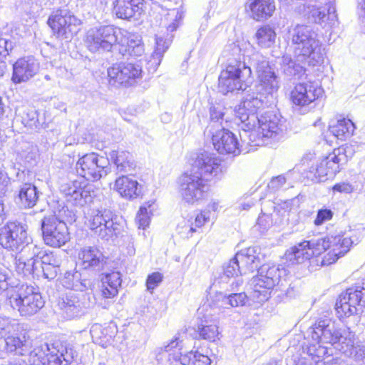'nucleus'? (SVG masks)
I'll list each match as a JSON object with an SVG mask.
<instances>
[{
  "instance_id": "obj_1",
  "label": "nucleus",
  "mask_w": 365,
  "mask_h": 365,
  "mask_svg": "<svg viewBox=\"0 0 365 365\" xmlns=\"http://www.w3.org/2000/svg\"><path fill=\"white\" fill-rule=\"evenodd\" d=\"M230 56L226 68L218 78V91L223 95L244 91L252 81V68L245 63V55L240 45L233 43L224 51Z\"/></svg>"
},
{
  "instance_id": "obj_2",
  "label": "nucleus",
  "mask_w": 365,
  "mask_h": 365,
  "mask_svg": "<svg viewBox=\"0 0 365 365\" xmlns=\"http://www.w3.org/2000/svg\"><path fill=\"white\" fill-rule=\"evenodd\" d=\"M284 125L280 114L267 110L260 115L255 125L250 129H242L245 136H247V144L254 146L268 145L272 141L278 140L282 135Z\"/></svg>"
},
{
  "instance_id": "obj_3",
  "label": "nucleus",
  "mask_w": 365,
  "mask_h": 365,
  "mask_svg": "<svg viewBox=\"0 0 365 365\" xmlns=\"http://www.w3.org/2000/svg\"><path fill=\"white\" fill-rule=\"evenodd\" d=\"M353 242L344 237L342 231L334 225L326 227L321 232V266H329L344 256L350 250Z\"/></svg>"
},
{
  "instance_id": "obj_4",
  "label": "nucleus",
  "mask_w": 365,
  "mask_h": 365,
  "mask_svg": "<svg viewBox=\"0 0 365 365\" xmlns=\"http://www.w3.org/2000/svg\"><path fill=\"white\" fill-rule=\"evenodd\" d=\"M0 245L16 252L33 251L35 255L38 251L28 234V225L17 221L9 222L0 228Z\"/></svg>"
},
{
  "instance_id": "obj_5",
  "label": "nucleus",
  "mask_w": 365,
  "mask_h": 365,
  "mask_svg": "<svg viewBox=\"0 0 365 365\" xmlns=\"http://www.w3.org/2000/svg\"><path fill=\"white\" fill-rule=\"evenodd\" d=\"M5 322V329L0 333V358H5L9 354L16 353L26 355L31 349V343L26 334L21 333L22 326L15 319L1 317L0 323Z\"/></svg>"
},
{
  "instance_id": "obj_6",
  "label": "nucleus",
  "mask_w": 365,
  "mask_h": 365,
  "mask_svg": "<svg viewBox=\"0 0 365 365\" xmlns=\"http://www.w3.org/2000/svg\"><path fill=\"white\" fill-rule=\"evenodd\" d=\"M249 63L257 74L258 83L255 86L256 91L274 99L279 88V81L267 58L259 52H254L249 56Z\"/></svg>"
},
{
  "instance_id": "obj_7",
  "label": "nucleus",
  "mask_w": 365,
  "mask_h": 365,
  "mask_svg": "<svg viewBox=\"0 0 365 365\" xmlns=\"http://www.w3.org/2000/svg\"><path fill=\"white\" fill-rule=\"evenodd\" d=\"M124 30L113 26H102L88 31L85 43L88 49L93 52L111 51L117 44L125 45L123 38Z\"/></svg>"
},
{
  "instance_id": "obj_8",
  "label": "nucleus",
  "mask_w": 365,
  "mask_h": 365,
  "mask_svg": "<svg viewBox=\"0 0 365 365\" xmlns=\"http://www.w3.org/2000/svg\"><path fill=\"white\" fill-rule=\"evenodd\" d=\"M8 302L22 317L34 315L45 304L38 288L27 284H20Z\"/></svg>"
},
{
  "instance_id": "obj_9",
  "label": "nucleus",
  "mask_w": 365,
  "mask_h": 365,
  "mask_svg": "<svg viewBox=\"0 0 365 365\" xmlns=\"http://www.w3.org/2000/svg\"><path fill=\"white\" fill-rule=\"evenodd\" d=\"M284 272L274 264H265L260 266L257 275L252 280L251 299L257 303L267 301L270 297L271 290L279 283L281 274Z\"/></svg>"
},
{
  "instance_id": "obj_10",
  "label": "nucleus",
  "mask_w": 365,
  "mask_h": 365,
  "mask_svg": "<svg viewBox=\"0 0 365 365\" xmlns=\"http://www.w3.org/2000/svg\"><path fill=\"white\" fill-rule=\"evenodd\" d=\"M329 344L345 354H353L355 334L348 327L339 328L330 319L321 321V343Z\"/></svg>"
},
{
  "instance_id": "obj_11",
  "label": "nucleus",
  "mask_w": 365,
  "mask_h": 365,
  "mask_svg": "<svg viewBox=\"0 0 365 365\" xmlns=\"http://www.w3.org/2000/svg\"><path fill=\"white\" fill-rule=\"evenodd\" d=\"M273 102L269 96L255 92L249 93L235 110V115L242 123V129H250L255 125L258 109L268 106Z\"/></svg>"
},
{
  "instance_id": "obj_12",
  "label": "nucleus",
  "mask_w": 365,
  "mask_h": 365,
  "mask_svg": "<svg viewBox=\"0 0 365 365\" xmlns=\"http://www.w3.org/2000/svg\"><path fill=\"white\" fill-rule=\"evenodd\" d=\"M88 225L101 240L108 241L119 232L117 216L109 209H92L88 212Z\"/></svg>"
},
{
  "instance_id": "obj_13",
  "label": "nucleus",
  "mask_w": 365,
  "mask_h": 365,
  "mask_svg": "<svg viewBox=\"0 0 365 365\" xmlns=\"http://www.w3.org/2000/svg\"><path fill=\"white\" fill-rule=\"evenodd\" d=\"M88 225L101 240L108 241L119 232L117 216L109 209H92L88 212Z\"/></svg>"
},
{
  "instance_id": "obj_14",
  "label": "nucleus",
  "mask_w": 365,
  "mask_h": 365,
  "mask_svg": "<svg viewBox=\"0 0 365 365\" xmlns=\"http://www.w3.org/2000/svg\"><path fill=\"white\" fill-rule=\"evenodd\" d=\"M88 225L101 240L108 241L119 232L117 216L109 209H92L88 212Z\"/></svg>"
},
{
  "instance_id": "obj_15",
  "label": "nucleus",
  "mask_w": 365,
  "mask_h": 365,
  "mask_svg": "<svg viewBox=\"0 0 365 365\" xmlns=\"http://www.w3.org/2000/svg\"><path fill=\"white\" fill-rule=\"evenodd\" d=\"M81 24V20L67 9L53 11L48 19L53 35L66 41L71 40L77 34Z\"/></svg>"
},
{
  "instance_id": "obj_16",
  "label": "nucleus",
  "mask_w": 365,
  "mask_h": 365,
  "mask_svg": "<svg viewBox=\"0 0 365 365\" xmlns=\"http://www.w3.org/2000/svg\"><path fill=\"white\" fill-rule=\"evenodd\" d=\"M179 192L182 200L190 205L198 204L207 195V186L205 181L192 170L182 175L178 180Z\"/></svg>"
},
{
  "instance_id": "obj_17",
  "label": "nucleus",
  "mask_w": 365,
  "mask_h": 365,
  "mask_svg": "<svg viewBox=\"0 0 365 365\" xmlns=\"http://www.w3.org/2000/svg\"><path fill=\"white\" fill-rule=\"evenodd\" d=\"M109 160L96 153H90L79 158L76 164L78 175L86 180L97 181L108 173Z\"/></svg>"
},
{
  "instance_id": "obj_18",
  "label": "nucleus",
  "mask_w": 365,
  "mask_h": 365,
  "mask_svg": "<svg viewBox=\"0 0 365 365\" xmlns=\"http://www.w3.org/2000/svg\"><path fill=\"white\" fill-rule=\"evenodd\" d=\"M191 170L197 173L205 182L220 180L225 172L221 159L215 154L208 152L197 155Z\"/></svg>"
},
{
  "instance_id": "obj_19",
  "label": "nucleus",
  "mask_w": 365,
  "mask_h": 365,
  "mask_svg": "<svg viewBox=\"0 0 365 365\" xmlns=\"http://www.w3.org/2000/svg\"><path fill=\"white\" fill-rule=\"evenodd\" d=\"M41 225L43 239L47 245L60 247L70 239L66 224L54 215L45 216Z\"/></svg>"
},
{
  "instance_id": "obj_20",
  "label": "nucleus",
  "mask_w": 365,
  "mask_h": 365,
  "mask_svg": "<svg viewBox=\"0 0 365 365\" xmlns=\"http://www.w3.org/2000/svg\"><path fill=\"white\" fill-rule=\"evenodd\" d=\"M109 83L125 87L133 86L142 76L140 65L132 62H120L108 68Z\"/></svg>"
},
{
  "instance_id": "obj_21",
  "label": "nucleus",
  "mask_w": 365,
  "mask_h": 365,
  "mask_svg": "<svg viewBox=\"0 0 365 365\" xmlns=\"http://www.w3.org/2000/svg\"><path fill=\"white\" fill-rule=\"evenodd\" d=\"M365 303V288L354 286L342 292L335 304L339 317H348L357 313V307Z\"/></svg>"
},
{
  "instance_id": "obj_22",
  "label": "nucleus",
  "mask_w": 365,
  "mask_h": 365,
  "mask_svg": "<svg viewBox=\"0 0 365 365\" xmlns=\"http://www.w3.org/2000/svg\"><path fill=\"white\" fill-rule=\"evenodd\" d=\"M58 307L64 318L72 319L85 314L91 302L85 293L68 291L60 298Z\"/></svg>"
},
{
  "instance_id": "obj_23",
  "label": "nucleus",
  "mask_w": 365,
  "mask_h": 365,
  "mask_svg": "<svg viewBox=\"0 0 365 365\" xmlns=\"http://www.w3.org/2000/svg\"><path fill=\"white\" fill-rule=\"evenodd\" d=\"M292 42L300 50L299 54L317 61L319 58V46L317 34L307 26L298 25L292 31Z\"/></svg>"
},
{
  "instance_id": "obj_24",
  "label": "nucleus",
  "mask_w": 365,
  "mask_h": 365,
  "mask_svg": "<svg viewBox=\"0 0 365 365\" xmlns=\"http://www.w3.org/2000/svg\"><path fill=\"white\" fill-rule=\"evenodd\" d=\"M61 191L66 197L67 201L76 206L82 207L92 200L90 187L86 182L74 180L63 184Z\"/></svg>"
},
{
  "instance_id": "obj_25",
  "label": "nucleus",
  "mask_w": 365,
  "mask_h": 365,
  "mask_svg": "<svg viewBox=\"0 0 365 365\" xmlns=\"http://www.w3.org/2000/svg\"><path fill=\"white\" fill-rule=\"evenodd\" d=\"M319 240H304L288 250L285 253L286 259L291 264H301L319 255Z\"/></svg>"
},
{
  "instance_id": "obj_26",
  "label": "nucleus",
  "mask_w": 365,
  "mask_h": 365,
  "mask_svg": "<svg viewBox=\"0 0 365 365\" xmlns=\"http://www.w3.org/2000/svg\"><path fill=\"white\" fill-rule=\"evenodd\" d=\"M215 149L220 154L237 155L241 153L237 137L229 130L222 128L212 137Z\"/></svg>"
},
{
  "instance_id": "obj_27",
  "label": "nucleus",
  "mask_w": 365,
  "mask_h": 365,
  "mask_svg": "<svg viewBox=\"0 0 365 365\" xmlns=\"http://www.w3.org/2000/svg\"><path fill=\"white\" fill-rule=\"evenodd\" d=\"M78 264L84 269L101 271L104 269L106 258L96 247H84L78 252Z\"/></svg>"
},
{
  "instance_id": "obj_28",
  "label": "nucleus",
  "mask_w": 365,
  "mask_h": 365,
  "mask_svg": "<svg viewBox=\"0 0 365 365\" xmlns=\"http://www.w3.org/2000/svg\"><path fill=\"white\" fill-rule=\"evenodd\" d=\"M319 168V160L314 153H307L302 158L301 163L297 165L293 170L287 173L288 177L295 173L302 172L304 179L312 182H319L318 170Z\"/></svg>"
},
{
  "instance_id": "obj_29",
  "label": "nucleus",
  "mask_w": 365,
  "mask_h": 365,
  "mask_svg": "<svg viewBox=\"0 0 365 365\" xmlns=\"http://www.w3.org/2000/svg\"><path fill=\"white\" fill-rule=\"evenodd\" d=\"M39 66L34 58H22L13 66L12 81L14 83L26 82L38 71Z\"/></svg>"
},
{
  "instance_id": "obj_30",
  "label": "nucleus",
  "mask_w": 365,
  "mask_h": 365,
  "mask_svg": "<svg viewBox=\"0 0 365 365\" xmlns=\"http://www.w3.org/2000/svg\"><path fill=\"white\" fill-rule=\"evenodd\" d=\"M113 190L125 200H133L142 196L143 186L137 180L123 175L114 183Z\"/></svg>"
},
{
  "instance_id": "obj_31",
  "label": "nucleus",
  "mask_w": 365,
  "mask_h": 365,
  "mask_svg": "<svg viewBox=\"0 0 365 365\" xmlns=\"http://www.w3.org/2000/svg\"><path fill=\"white\" fill-rule=\"evenodd\" d=\"M247 299L248 297L245 292L231 293L230 294L218 292L212 297L210 307L213 309H217L219 312H222L224 309L245 305Z\"/></svg>"
},
{
  "instance_id": "obj_32",
  "label": "nucleus",
  "mask_w": 365,
  "mask_h": 365,
  "mask_svg": "<svg viewBox=\"0 0 365 365\" xmlns=\"http://www.w3.org/2000/svg\"><path fill=\"white\" fill-rule=\"evenodd\" d=\"M345 161L344 150L341 148L334 149L324 160V168L321 170V181L333 179L340 171L341 165Z\"/></svg>"
},
{
  "instance_id": "obj_33",
  "label": "nucleus",
  "mask_w": 365,
  "mask_h": 365,
  "mask_svg": "<svg viewBox=\"0 0 365 365\" xmlns=\"http://www.w3.org/2000/svg\"><path fill=\"white\" fill-rule=\"evenodd\" d=\"M90 333L94 343L103 347H107L113 344L118 333V328L113 322H110L105 326L94 324L91 328Z\"/></svg>"
},
{
  "instance_id": "obj_34",
  "label": "nucleus",
  "mask_w": 365,
  "mask_h": 365,
  "mask_svg": "<svg viewBox=\"0 0 365 365\" xmlns=\"http://www.w3.org/2000/svg\"><path fill=\"white\" fill-rule=\"evenodd\" d=\"M235 255L245 274L253 272L255 269L258 270L262 263V255L259 252V249L255 247L242 250Z\"/></svg>"
},
{
  "instance_id": "obj_35",
  "label": "nucleus",
  "mask_w": 365,
  "mask_h": 365,
  "mask_svg": "<svg viewBox=\"0 0 365 365\" xmlns=\"http://www.w3.org/2000/svg\"><path fill=\"white\" fill-rule=\"evenodd\" d=\"M143 2L144 0H115L113 10L118 18L130 19L141 14Z\"/></svg>"
},
{
  "instance_id": "obj_36",
  "label": "nucleus",
  "mask_w": 365,
  "mask_h": 365,
  "mask_svg": "<svg viewBox=\"0 0 365 365\" xmlns=\"http://www.w3.org/2000/svg\"><path fill=\"white\" fill-rule=\"evenodd\" d=\"M115 167L118 173H132L135 168V163L132 155L123 149L113 150L108 158Z\"/></svg>"
},
{
  "instance_id": "obj_37",
  "label": "nucleus",
  "mask_w": 365,
  "mask_h": 365,
  "mask_svg": "<svg viewBox=\"0 0 365 365\" xmlns=\"http://www.w3.org/2000/svg\"><path fill=\"white\" fill-rule=\"evenodd\" d=\"M20 255L15 257L16 271L24 277H28L39 273L38 261L36 256L33 255V251L20 252Z\"/></svg>"
},
{
  "instance_id": "obj_38",
  "label": "nucleus",
  "mask_w": 365,
  "mask_h": 365,
  "mask_svg": "<svg viewBox=\"0 0 365 365\" xmlns=\"http://www.w3.org/2000/svg\"><path fill=\"white\" fill-rule=\"evenodd\" d=\"M248 7L252 19L259 21L270 18L276 9L274 0H249Z\"/></svg>"
},
{
  "instance_id": "obj_39",
  "label": "nucleus",
  "mask_w": 365,
  "mask_h": 365,
  "mask_svg": "<svg viewBox=\"0 0 365 365\" xmlns=\"http://www.w3.org/2000/svg\"><path fill=\"white\" fill-rule=\"evenodd\" d=\"M101 294L104 298H113L118 293L122 279L120 272L115 271L105 274L101 278Z\"/></svg>"
},
{
  "instance_id": "obj_40",
  "label": "nucleus",
  "mask_w": 365,
  "mask_h": 365,
  "mask_svg": "<svg viewBox=\"0 0 365 365\" xmlns=\"http://www.w3.org/2000/svg\"><path fill=\"white\" fill-rule=\"evenodd\" d=\"M21 284L20 280L14 277L11 271L0 267V296L6 302Z\"/></svg>"
},
{
  "instance_id": "obj_41",
  "label": "nucleus",
  "mask_w": 365,
  "mask_h": 365,
  "mask_svg": "<svg viewBox=\"0 0 365 365\" xmlns=\"http://www.w3.org/2000/svg\"><path fill=\"white\" fill-rule=\"evenodd\" d=\"M354 123L348 118L339 117L329 125L330 133L337 139L346 140L350 138L355 130Z\"/></svg>"
},
{
  "instance_id": "obj_42",
  "label": "nucleus",
  "mask_w": 365,
  "mask_h": 365,
  "mask_svg": "<svg viewBox=\"0 0 365 365\" xmlns=\"http://www.w3.org/2000/svg\"><path fill=\"white\" fill-rule=\"evenodd\" d=\"M239 274L243 275L245 274L243 273L240 263L235 255L224 265L222 279L224 278H233L232 282L230 283V287L231 290L235 291L243 283V280L239 277Z\"/></svg>"
},
{
  "instance_id": "obj_43",
  "label": "nucleus",
  "mask_w": 365,
  "mask_h": 365,
  "mask_svg": "<svg viewBox=\"0 0 365 365\" xmlns=\"http://www.w3.org/2000/svg\"><path fill=\"white\" fill-rule=\"evenodd\" d=\"M38 198V192L34 185L26 182L19 187L16 200L21 207L24 208L33 207L36 205Z\"/></svg>"
},
{
  "instance_id": "obj_44",
  "label": "nucleus",
  "mask_w": 365,
  "mask_h": 365,
  "mask_svg": "<svg viewBox=\"0 0 365 365\" xmlns=\"http://www.w3.org/2000/svg\"><path fill=\"white\" fill-rule=\"evenodd\" d=\"M63 285L71 289L70 291L80 292L83 293V291L91 287V282L86 279H82L81 274L78 272H67L62 280Z\"/></svg>"
},
{
  "instance_id": "obj_45",
  "label": "nucleus",
  "mask_w": 365,
  "mask_h": 365,
  "mask_svg": "<svg viewBox=\"0 0 365 365\" xmlns=\"http://www.w3.org/2000/svg\"><path fill=\"white\" fill-rule=\"evenodd\" d=\"M316 98L314 91L307 88L304 83H299L295 86L291 92V100L293 104L299 106H304L309 104Z\"/></svg>"
},
{
  "instance_id": "obj_46",
  "label": "nucleus",
  "mask_w": 365,
  "mask_h": 365,
  "mask_svg": "<svg viewBox=\"0 0 365 365\" xmlns=\"http://www.w3.org/2000/svg\"><path fill=\"white\" fill-rule=\"evenodd\" d=\"M173 359L180 361L182 365H210L211 364L207 354H204L198 350L190 351L185 354H174Z\"/></svg>"
},
{
  "instance_id": "obj_47",
  "label": "nucleus",
  "mask_w": 365,
  "mask_h": 365,
  "mask_svg": "<svg viewBox=\"0 0 365 365\" xmlns=\"http://www.w3.org/2000/svg\"><path fill=\"white\" fill-rule=\"evenodd\" d=\"M257 43L262 48H269L275 43L276 33L269 26L259 27L255 35Z\"/></svg>"
},
{
  "instance_id": "obj_48",
  "label": "nucleus",
  "mask_w": 365,
  "mask_h": 365,
  "mask_svg": "<svg viewBox=\"0 0 365 365\" xmlns=\"http://www.w3.org/2000/svg\"><path fill=\"white\" fill-rule=\"evenodd\" d=\"M134 35H131L127 31L124 30L123 38L125 40V51H128L132 56H141L145 51L144 46L141 43V41L137 38H134Z\"/></svg>"
},
{
  "instance_id": "obj_49",
  "label": "nucleus",
  "mask_w": 365,
  "mask_h": 365,
  "mask_svg": "<svg viewBox=\"0 0 365 365\" xmlns=\"http://www.w3.org/2000/svg\"><path fill=\"white\" fill-rule=\"evenodd\" d=\"M50 351L48 344H45L40 346L34 348L29 354V361L31 365H45L47 352Z\"/></svg>"
},
{
  "instance_id": "obj_50",
  "label": "nucleus",
  "mask_w": 365,
  "mask_h": 365,
  "mask_svg": "<svg viewBox=\"0 0 365 365\" xmlns=\"http://www.w3.org/2000/svg\"><path fill=\"white\" fill-rule=\"evenodd\" d=\"M325 6L323 11H321V24L327 22L329 28L334 26L337 21L336 7L333 0H325Z\"/></svg>"
},
{
  "instance_id": "obj_51",
  "label": "nucleus",
  "mask_w": 365,
  "mask_h": 365,
  "mask_svg": "<svg viewBox=\"0 0 365 365\" xmlns=\"http://www.w3.org/2000/svg\"><path fill=\"white\" fill-rule=\"evenodd\" d=\"M155 49L151 56L150 61L158 66L161 61L164 53L170 45V39H164L162 37L156 36Z\"/></svg>"
},
{
  "instance_id": "obj_52",
  "label": "nucleus",
  "mask_w": 365,
  "mask_h": 365,
  "mask_svg": "<svg viewBox=\"0 0 365 365\" xmlns=\"http://www.w3.org/2000/svg\"><path fill=\"white\" fill-rule=\"evenodd\" d=\"M38 251L37 253H35V255L33 253L34 256H36V257L38 259V267L43 266V265H56V266H60L61 265V259L58 258L56 255H54L51 252H46V251H42L41 250L40 247L37 246Z\"/></svg>"
},
{
  "instance_id": "obj_53",
  "label": "nucleus",
  "mask_w": 365,
  "mask_h": 365,
  "mask_svg": "<svg viewBox=\"0 0 365 365\" xmlns=\"http://www.w3.org/2000/svg\"><path fill=\"white\" fill-rule=\"evenodd\" d=\"M197 332L200 338L209 341H215L216 339H219L220 332L217 325H200Z\"/></svg>"
},
{
  "instance_id": "obj_54",
  "label": "nucleus",
  "mask_w": 365,
  "mask_h": 365,
  "mask_svg": "<svg viewBox=\"0 0 365 365\" xmlns=\"http://www.w3.org/2000/svg\"><path fill=\"white\" fill-rule=\"evenodd\" d=\"M150 206L151 205L150 204L148 206L143 205L140 207L135 218L139 229L145 230L148 227L150 221V214L151 213V210H150L148 211V208H150Z\"/></svg>"
},
{
  "instance_id": "obj_55",
  "label": "nucleus",
  "mask_w": 365,
  "mask_h": 365,
  "mask_svg": "<svg viewBox=\"0 0 365 365\" xmlns=\"http://www.w3.org/2000/svg\"><path fill=\"white\" fill-rule=\"evenodd\" d=\"M22 123L26 127L37 128L40 125L38 112L32 108L26 109L22 115Z\"/></svg>"
},
{
  "instance_id": "obj_56",
  "label": "nucleus",
  "mask_w": 365,
  "mask_h": 365,
  "mask_svg": "<svg viewBox=\"0 0 365 365\" xmlns=\"http://www.w3.org/2000/svg\"><path fill=\"white\" fill-rule=\"evenodd\" d=\"M178 231L182 237H191L197 230L193 226V217L183 220L178 226Z\"/></svg>"
},
{
  "instance_id": "obj_57",
  "label": "nucleus",
  "mask_w": 365,
  "mask_h": 365,
  "mask_svg": "<svg viewBox=\"0 0 365 365\" xmlns=\"http://www.w3.org/2000/svg\"><path fill=\"white\" fill-rule=\"evenodd\" d=\"M163 276L158 272H153L149 274L146 279L147 289L153 292V291L162 282Z\"/></svg>"
},
{
  "instance_id": "obj_58",
  "label": "nucleus",
  "mask_w": 365,
  "mask_h": 365,
  "mask_svg": "<svg viewBox=\"0 0 365 365\" xmlns=\"http://www.w3.org/2000/svg\"><path fill=\"white\" fill-rule=\"evenodd\" d=\"M225 107L220 103H211L210 107V117L212 121L218 122L224 116Z\"/></svg>"
},
{
  "instance_id": "obj_59",
  "label": "nucleus",
  "mask_w": 365,
  "mask_h": 365,
  "mask_svg": "<svg viewBox=\"0 0 365 365\" xmlns=\"http://www.w3.org/2000/svg\"><path fill=\"white\" fill-rule=\"evenodd\" d=\"M193 217V226L197 230V232L200 229L206 222L210 220V213L209 210H204L200 213L197 214Z\"/></svg>"
},
{
  "instance_id": "obj_60",
  "label": "nucleus",
  "mask_w": 365,
  "mask_h": 365,
  "mask_svg": "<svg viewBox=\"0 0 365 365\" xmlns=\"http://www.w3.org/2000/svg\"><path fill=\"white\" fill-rule=\"evenodd\" d=\"M287 176H288L287 175ZM289 177H284V175H278L277 177L273 178L268 184V187L272 192H277L281 190L283 186L285 185L287 179L289 178Z\"/></svg>"
},
{
  "instance_id": "obj_61",
  "label": "nucleus",
  "mask_w": 365,
  "mask_h": 365,
  "mask_svg": "<svg viewBox=\"0 0 365 365\" xmlns=\"http://www.w3.org/2000/svg\"><path fill=\"white\" fill-rule=\"evenodd\" d=\"M282 64L284 66V72L290 76L295 75V72L300 68L299 66L297 65L289 56L282 57Z\"/></svg>"
},
{
  "instance_id": "obj_62",
  "label": "nucleus",
  "mask_w": 365,
  "mask_h": 365,
  "mask_svg": "<svg viewBox=\"0 0 365 365\" xmlns=\"http://www.w3.org/2000/svg\"><path fill=\"white\" fill-rule=\"evenodd\" d=\"M60 266H54V265H43L38 267V269H41V271L43 274L45 278L48 279H54L58 272Z\"/></svg>"
},
{
  "instance_id": "obj_63",
  "label": "nucleus",
  "mask_w": 365,
  "mask_h": 365,
  "mask_svg": "<svg viewBox=\"0 0 365 365\" xmlns=\"http://www.w3.org/2000/svg\"><path fill=\"white\" fill-rule=\"evenodd\" d=\"M62 356V354L58 355L55 350H50L49 352H47L45 365H66V364H63V361L61 360Z\"/></svg>"
},
{
  "instance_id": "obj_64",
  "label": "nucleus",
  "mask_w": 365,
  "mask_h": 365,
  "mask_svg": "<svg viewBox=\"0 0 365 365\" xmlns=\"http://www.w3.org/2000/svg\"><path fill=\"white\" fill-rule=\"evenodd\" d=\"M272 225V219L269 215L262 214L260 215L257 222V225L259 227L260 232H263L267 230Z\"/></svg>"
}]
</instances>
